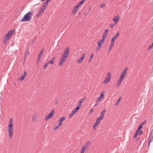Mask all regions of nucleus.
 Here are the masks:
<instances>
[{
  "label": "nucleus",
  "mask_w": 153,
  "mask_h": 153,
  "mask_svg": "<svg viewBox=\"0 0 153 153\" xmlns=\"http://www.w3.org/2000/svg\"><path fill=\"white\" fill-rule=\"evenodd\" d=\"M69 48L67 47L65 49V51L61 55L59 60V65L60 66H61L66 62L67 58L69 54Z\"/></svg>",
  "instance_id": "obj_1"
},
{
  "label": "nucleus",
  "mask_w": 153,
  "mask_h": 153,
  "mask_svg": "<svg viewBox=\"0 0 153 153\" xmlns=\"http://www.w3.org/2000/svg\"><path fill=\"white\" fill-rule=\"evenodd\" d=\"M15 30L14 29L8 31L4 36L3 40V43L4 44H7L9 39L15 33Z\"/></svg>",
  "instance_id": "obj_2"
},
{
  "label": "nucleus",
  "mask_w": 153,
  "mask_h": 153,
  "mask_svg": "<svg viewBox=\"0 0 153 153\" xmlns=\"http://www.w3.org/2000/svg\"><path fill=\"white\" fill-rule=\"evenodd\" d=\"M33 15V13L31 11H29L24 16L22 19L21 20V21L22 22H29L32 19Z\"/></svg>",
  "instance_id": "obj_3"
},
{
  "label": "nucleus",
  "mask_w": 153,
  "mask_h": 153,
  "mask_svg": "<svg viewBox=\"0 0 153 153\" xmlns=\"http://www.w3.org/2000/svg\"><path fill=\"white\" fill-rule=\"evenodd\" d=\"M13 119L12 118L10 119L8 125V133L9 134V137L11 138L13 133Z\"/></svg>",
  "instance_id": "obj_4"
},
{
  "label": "nucleus",
  "mask_w": 153,
  "mask_h": 153,
  "mask_svg": "<svg viewBox=\"0 0 153 153\" xmlns=\"http://www.w3.org/2000/svg\"><path fill=\"white\" fill-rule=\"evenodd\" d=\"M54 110H52L50 112V113L46 115L45 117V120L46 121H48L49 119L52 118L54 114Z\"/></svg>",
  "instance_id": "obj_5"
},
{
  "label": "nucleus",
  "mask_w": 153,
  "mask_h": 153,
  "mask_svg": "<svg viewBox=\"0 0 153 153\" xmlns=\"http://www.w3.org/2000/svg\"><path fill=\"white\" fill-rule=\"evenodd\" d=\"M111 75L110 73H108L107 74V76L105 78L104 81V83H107L109 82L111 79Z\"/></svg>",
  "instance_id": "obj_6"
},
{
  "label": "nucleus",
  "mask_w": 153,
  "mask_h": 153,
  "mask_svg": "<svg viewBox=\"0 0 153 153\" xmlns=\"http://www.w3.org/2000/svg\"><path fill=\"white\" fill-rule=\"evenodd\" d=\"M85 57V53H83L82 55L81 56V57H80L77 61V63L78 64H80L84 60V58Z\"/></svg>",
  "instance_id": "obj_7"
},
{
  "label": "nucleus",
  "mask_w": 153,
  "mask_h": 153,
  "mask_svg": "<svg viewBox=\"0 0 153 153\" xmlns=\"http://www.w3.org/2000/svg\"><path fill=\"white\" fill-rule=\"evenodd\" d=\"M105 40L102 39L100 40L98 42V45L96 48V51H98L101 48V44L103 43Z\"/></svg>",
  "instance_id": "obj_8"
},
{
  "label": "nucleus",
  "mask_w": 153,
  "mask_h": 153,
  "mask_svg": "<svg viewBox=\"0 0 153 153\" xmlns=\"http://www.w3.org/2000/svg\"><path fill=\"white\" fill-rule=\"evenodd\" d=\"M79 109L76 107V108L73 110L71 114L69 115V117L71 118L76 113Z\"/></svg>",
  "instance_id": "obj_9"
},
{
  "label": "nucleus",
  "mask_w": 153,
  "mask_h": 153,
  "mask_svg": "<svg viewBox=\"0 0 153 153\" xmlns=\"http://www.w3.org/2000/svg\"><path fill=\"white\" fill-rule=\"evenodd\" d=\"M45 8L42 7L39 11V13L37 14L36 16V18H38L40 16L42 13L45 11Z\"/></svg>",
  "instance_id": "obj_10"
},
{
  "label": "nucleus",
  "mask_w": 153,
  "mask_h": 153,
  "mask_svg": "<svg viewBox=\"0 0 153 153\" xmlns=\"http://www.w3.org/2000/svg\"><path fill=\"white\" fill-rule=\"evenodd\" d=\"M153 138V137L152 135V133H151L150 134L149 136L148 140V146H149L151 142L152 141V139Z\"/></svg>",
  "instance_id": "obj_11"
},
{
  "label": "nucleus",
  "mask_w": 153,
  "mask_h": 153,
  "mask_svg": "<svg viewBox=\"0 0 153 153\" xmlns=\"http://www.w3.org/2000/svg\"><path fill=\"white\" fill-rule=\"evenodd\" d=\"M38 115V113L37 112H35L33 114L32 117V121L33 122H34L36 120Z\"/></svg>",
  "instance_id": "obj_12"
},
{
  "label": "nucleus",
  "mask_w": 153,
  "mask_h": 153,
  "mask_svg": "<svg viewBox=\"0 0 153 153\" xmlns=\"http://www.w3.org/2000/svg\"><path fill=\"white\" fill-rule=\"evenodd\" d=\"M65 117H62L60 118L58 121V123L62 126L63 121L65 120Z\"/></svg>",
  "instance_id": "obj_13"
},
{
  "label": "nucleus",
  "mask_w": 153,
  "mask_h": 153,
  "mask_svg": "<svg viewBox=\"0 0 153 153\" xmlns=\"http://www.w3.org/2000/svg\"><path fill=\"white\" fill-rule=\"evenodd\" d=\"M104 91H103L101 94H100V97H99L97 99V101L98 102H100L104 98L103 94L105 93Z\"/></svg>",
  "instance_id": "obj_14"
},
{
  "label": "nucleus",
  "mask_w": 153,
  "mask_h": 153,
  "mask_svg": "<svg viewBox=\"0 0 153 153\" xmlns=\"http://www.w3.org/2000/svg\"><path fill=\"white\" fill-rule=\"evenodd\" d=\"M119 16L117 15V16H115L113 19V20L115 22V25L118 22L119 19Z\"/></svg>",
  "instance_id": "obj_15"
},
{
  "label": "nucleus",
  "mask_w": 153,
  "mask_h": 153,
  "mask_svg": "<svg viewBox=\"0 0 153 153\" xmlns=\"http://www.w3.org/2000/svg\"><path fill=\"white\" fill-rule=\"evenodd\" d=\"M104 118L101 116L98 117L96 119V126H97L100 123V121L103 120Z\"/></svg>",
  "instance_id": "obj_16"
},
{
  "label": "nucleus",
  "mask_w": 153,
  "mask_h": 153,
  "mask_svg": "<svg viewBox=\"0 0 153 153\" xmlns=\"http://www.w3.org/2000/svg\"><path fill=\"white\" fill-rule=\"evenodd\" d=\"M119 36L120 32H118L114 36H113L112 38L111 39L114 41L115 40H116L118 38Z\"/></svg>",
  "instance_id": "obj_17"
},
{
  "label": "nucleus",
  "mask_w": 153,
  "mask_h": 153,
  "mask_svg": "<svg viewBox=\"0 0 153 153\" xmlns=\"http://www.w3.org/2000/svg\"><path fill=\"white\" fill-rule=\"evenodd\" d=\"M123 80V79H122L121 78H120V79H118L117 81V82L116 86V87L117 88L118 87L120 86V85L121 84Z\"/></svg>",
  "instance_id": "obj_18"
},
{
  "label": "nucleus",
  "mask_w": 153,
  "mask_h": 153,
  "mask_svg": "<svg viewBox=\"0 0 153 153\" xmlns=\"http://www.w3.org/2000/svg\"><path fill=\"white\" fill-rule=\"evenodd\" d=\"M26 74H27V73H26V71H25L24 72V73L23 74V75L21 76V78H19L18 79V80H24V79L25 78V76H26Z\"/></svg>",
  "instance_id": "obj_19"
},
{
  "label": "nucleus",
  "mask_w": 153,
  "mask_h": 153,
  "mask_svg": "<svg viewBox=\"0 0 153 153\" xmlns=\"http://www.w3.org/2000/svg\"><path fill=\"white\" fill-rule=\"evenodd\" d=\"M56 59V57H53L51 58V59L48 62V63L50 64H53L54 63V61H55Z\"/></svg>",
  "instance_id": "obj_20"
},
{
  "label": "nucleus",
  "mask_w": 153,
  "mask_h": 153,
  "mask_svg": "<svg viewBox=\"0 0 153 153\" xmlns=\"http://www.w3.org/2000/svg\"><path fill=\"white\" fill-rule=\"evenodd\" d=\"M50 1L49 0H47L43 4L42 7H44L45 8H46L47 7V6L48 5V3Z\"/></svg>",
  "instance_id": "obj_21"
},
{
  "label": "nucleus",
  "mask_w": 153,
  "mask_h": 153,
  "mask_svg": "<svg viewBox=\"0 0 153 153\" xmlns=\"http://www.w3.org/2000/svg\"><path fill=\"white\" fill-rule=\"evenodd\" d=\"M43 50L42 51L40 52V53H39V55L38 59V62H39V60H40L41 58L42 57V54H43Z\"/></svg>",
  "instance_id": "obj_22"
},
{
  "label": "nucleus",
  "mask_w": 153,
  "mask_h": 153,
  "mask_svg": "<svg viewBox=\"0 0 153 153\" xmlns=\"http://www.w3.org/2000/svg\"><path fill=\"white\" fill-rule=\"evenodd\" d=\"M62 126L59 124L58 123V124L56 125V126H55L53 130L54 131H56L57 129H59L60 128V127Z\"/></svg>",
  "instance_id": "obj_23"
},
{
  "label": "nucleus",
  "mask_w": 153,
  "mask_h": 153,
  "mask_svg": "<svg viewBox=\"0 0 153 153\" xmlns=\"http://www.w3.org/2000/svg\"><path fill=\"white\" fill-rule=\"evenodd\" d=\"M78 9L79 8L76 6L74 8L73 10L72 13V14H74V13H75Z\"/></svg>",
  "instance_id": "obj_24"
},
{
  "label": "nucleus",
  "mask_w": 153,
  "mask_h": 153,
  "mask_svg": "<svg viewBox=\"0 0 153 153\" xmlns=\"http://www.w3.org/2000/svg\"><path fill=\"white\" fill-rule=\"evenodd\" d=\"M85 1V0H83L81 1L76 6L79 8V7L83 4Z\"/></svg>",
  "instance_id": "obj_25"
},
{
  "label": "nucleus",
  "mask_w": 153,
  "mask_h": 153,
  "mask_svg": "<svg viewBox=\"0 0 153 153\" xmlns=\"http://www.w3.org/2000/svg\"><path fill=\"white\" fill-rule=\"evenodd\" d=\"M29 54V51L28 50H27L25 52V53L24 54V58L25 59H26L27 55Z\"/></svg>",
  "instance_id": "obj_26"
},
{
  "label": "nucleus",
  "mask_w": 153,
  "mask_h": 153,
  "mask_svg": "<svg viewBox=\"0 0 153 153\" xmlns=\"http://www.w3.org/2000/svg\"><path fill=\"white\" fill-rule=\"evenodd\" d=\"M106 111V110H103L101 113V115L100 116L104 118V114L105 113Z\"/></svg>",
  "instance_id": "obj_27"
},
{
  "label": "nucleus",
  "mask_w": 153,
  "mask_h": 153,
  "mask_svg": "<svg viewBox=\"0 0 153 153\" xmlns=\"http://www.w3.org/2000/svg\"><path fill=\"white\" fill-rule=\"evenodd\" d=\"M107 33L104 32L103 35H102V37L103 38V39L105 40V39L106 37L107 36Z\"/></svg>",
  "instance_id": "obj_28"
},
{
  "label": "nucleus",
  "mask_w": 153,
  "mask_h": 153,
  "mask_svg": "<svg viewBox=\"0 0 153 153\" xmlns=\"http://www.w3.org/2000/svg\"><path fill=\"white\" fill-rule=\"evenodd\" d=\"M90 144L89 142H87L83 146L84 147H85L87 148V147Z\"/></svg>",
  "instance_id": "obj_29"
},
{
  "label": "nucleus",
  "mask_w": 153,
  "mask_h": 153,
  "mask_svg": "<svg viewBox=\"0 0 153 153\" xmlns=\"http://www.w3.org/2000/svg\"><path fill=\"white\" fill-rule=\"evenodd\" d=\"M87 148H86L85 147H84L83 146H82V149L80 151V152H83V153L85 151L86 149Z\"/></svg>",
  "instance_id": "obj_30"
},
{
  "label": "nucleus",
  "mask_w": 153,
  "mask_h": 153,
  "mask_svg": "<svg viewBox=\"0 0 153 153\" xmlns=\"http://www.w3.org/2000/svg\"><path fill=\"white\" fill-rule=\"evenodd\" d=\"M94 55L93 54H91L90 59L88 61V62H90L92 60V59L94 57Z\"/></svg>",
  "instance_id": "obj_31"
},
{
  "label": "nucleus",
  "mask_w": 153,
  "mask_h": 153,
  "mask_svg": "<svg viewBox=\"0 0 153 153\" xmlns=\"http://www.w3.org/2000/svg\"><path fill=\"white\" fill-rule=\"evenodd\" d=\"M85 99H86V97H85L83 98H82V99H81L79 101V102H80V103H82L85 100Z\"/></svg>",
  "instance_id": "obj_32"
},
{
  "label": "nucleus",
  "mask_w": 153,
  "mask_h": 153,
  "mask_svg": "<svg viewBox=\"0 0 153 153\" xmlns=\"http://www.w3.org/2000/svg\"><path fill=\"white\" fill-rule=\"evenodd\" d=\"M121 97H120L118 99L115 105H117L120 103V102L121 101Z\"/></svg>",
  "instance_id": "obj_33"
},
{
  "label": "nucleus",
  "mask_w": 153,
  "mask_h": 153,
  "mask_svg": "<svg viewBox=\"0 0 153 153\" xmlns=\"http://www.w3.org/2000/svg\"><path fill=\"white\" fill-rule=\"evenodd\" d=\"M114 41L113 40H112L111 39V43H110V46L112 47H113L114 46Z\"/></svg>",
  "instance_id": "obj_34"
},
{
  "label": "nucleus",
  "mask_w": 153,
  "mask_h": 153,
  "mask_svg": "<svg viewBox=\"0 0 153 153\" xmlns=\"http://www.w3.org/2000/svg\"><path fill=\"white\" fill-rule=\"evenodd\" d=\"M128 69V68H126L123 71L122 73L126 75V73L127 72V71Z\"/></svg>",
  "instance_id": "obj_35"
},
{
  "label": "nucleus",
  "mask_w": 153,
  "mask_h": 153,
  "mask_svg": "<svg viewBox=\"0 0 153 153\" xmlns=\"http://www.w3.org/2000/svg\"><path fill=\"white\" fill-rule=\"evenodd\" d=\"M125 75V74L122 73V74H121V75H120V78H121L122 79L124 80V77Z\"/></svg>",
  "instance_id": "obj_36"
},
{
  "label": "nucleus",
  "mask_w": 153,
  "mask_h": 153,
  "mask_svg": "<svg viewBox=\"0 0 153 153\" xmlns=\"http://www.w3.org/2000/svg\"><path fill=\"white\" fill-rule=\"evenodd\" d=\"M48 65V63H46L45 64L44 67H43V69H45L47 67Z\"/></svg>",
  "instance_id": "obj_37"
},
{
  "label": "nucleus",
  "mask_w": 153,
  "mask_h": 153,
  "mask_svg": "<svg viewBox=\"0 0 153 153\" xmlns=\"http://www.w3.org/2000/svg\"><path fill=\"white\" fill-rule=\"evenodd\" d=\"M81 105H82V103L78 102V106H77L76 107H77L78 108H79L80 109Z\"/></svg>",
  "instance_id": "obj_38"
},
{
  "label": "nucleus",
  "mask_w": 153,
  "mask_h": 153,
  "mask_svg": "<svg viewBox=\"0 0 153 153\" xmlns=\"http://www.w3.org/2000/svg\"><path fill=\"white\" fill-rule=\"evenodd\" d=\"M153 47V42L152 44H151L150 46L148 47V50H149L151 48H152Z\"/></svg>",
  "instance_id": "obj_39"
},
{
  "label": "nucleus",
  "mask_w": 153,
  "mask_h": 153,
  "mask_svg": "<svg viewBox=\"0 0 153 153\" xmlns=\"http://www.w3.org/2000/svg\"><path fill=\"white\" fill-rule=\"evenodd\" d=\"M106 5V3H104L103 4L101 5L100 6V7L101 8H103Z\"/></svg>",
  "instance_id": "obj_40"
},
{
  "label": "nucleus",
  "mask_w": 153,
  "mask_h": 153,
  "mask_svg": "<svg viewBox=\"0 0 153 153\" xmlns=\"http://www.w3.org/2000/svg\"><path fill=\"white\" fill-rule=\"evenodd\" d=\"M146 122V120L144 121L143 122H142L140 124V125L141 126H142V127H143Z\"/></svg>",
  "instance_id": "obj_41"
},
{
  "label": "nucleus",
  "mask_w": 153,
  "mask_h": 153,
  "mask_svg": "<svg viewBox=\"0 0 153 153\" xmlns=\"http://www.w3.org/2000/svg\"><path fill=\"white\" fill-rule=\"evenodd\" d=\"M143 133V131L142 130H140L138 133V134L140 135L142 134Z\"/></svg>",
  "instance_id": "obj_42"
},
{
  "label": "nucleus",
  "mask_w": 153,
  "mask_h": 153,
  "mask_svg": "<svg viewBox=\"0 0 153 153\" xmlns=\"http://www.w3.org/2000/svg\"><path fill=\"white\" fill-rule=\"evenodd\" d=\"M138 134V133H137V132H135V134L134 136V138H135L137 136Z\"/></svg>",
  "instance_id": "obj_43"
},
{
  "label": "nucleus",
  "mask_w": 153,
  "mask_h": 153,
  "mask_svg": "<svg viewBox=\"0 0 153 153\" xmlns=\"http://www.w3.org/2000/svg\"><path fill=\"white\" fill-rule=\"evenodd\" d=\"M94 111V110L93 109H91L90 111V113L91 114Z\"/></svg>",
  "instance_id": "obj_44"
},
{
  "label": "nucleus",
  "mask_w": 153,
  "mask_h": 153,
  "mask_svg": "<svg viewBox=\"0 0 153 153\" xmlns=\"http://www.w3.org/2000/svg\"><path fill=\"white\" fill-rule=\"evenodd\" d=\"M115 25V24H113V25H110V27H111V28H112L113 26H114V25Z\"/></svg>",
  "instance_id": "obj_45"
},
{
  "label": "nucleus",
  "mask_w": 153,
  "mask_h": 153,
  "mask_svg": "<svg viewBox=\"0 0 153 153\" xmlns=\"http://www.w3.org/2000/svg\"><path fill=\"white\" fill-rule=\"evenodd\" d=\"M140 129H138V128H137V130L136 131V132H137V133H138L140 131Z\"/></svg>",
  "instance_id": "obj_46"
},
{
  "label": "nucleus",
  "mask_w": 153,
  "mask_h": 153,
  "mask_svg": "<svg viewBox=\"0 0 153 153\" xmlns=\"http://www.w3.org/2000/svg\"><path fill=\"white\" fill-rule=\"evenodd\" d=\"M93 128L94 129H95V128H96V123H94V126H93Z\"/></svg>",
  "instance_id": "obj_47"
},
{
  "label": "nucleus",
  "mask_w": 153,
  "mask_h": 153,
  "mask_svg": "<svg viewBox=\"0 0 153 153\" xmlns=\"http://www.w3.org/2000/svg\"><path fill=\"white\" fill-rule=\"evenodd\" d=\"M112 47L110 46L109 48L108 52L112 48Z\"/></svg>",
  "instance_id": "obj_48"
},
{
  "label": "nucleus",
  "mask_w": 153,
  "mask_h": 153,
  "mask_svg": "<svg viewBox=\"0 0 153 153\" xmlns=\"http://www.w3.org/2000/svg\"><path fill=\"white\" fill-rule=\"evenodd\" d=\"M142 127H142V126H140H140L138 127V128L140 129Z\"/></svg>",
  "instance_id": "obj_49"
},
{
  "label": "nucleus",
  "mask_w": 153,
  "mask_h": 153,
  "mask_svg": "<svg viewBox=\"0 0 153 153\" xmlns=\"http://www.w3.org/2000/svg\"><path fill=\"white\" fill-rule=\"evenodd\" d=\"M108 29H106L105 32L106 33H108Z\"/></svg>",
  "instance_id": "obj_50"
},
{
  "label": "nucleus",
  "mask_w": 153,
  "mask_h": 153,
  "mask_svg": "<svg viewBox=\"0 0 153 153\" xmlns=\"http://www.w3.org/2000/svg\"><path fill=\"white\" fill-rule=\"evenodd\" d=\"M45 0H42L41 1L42 2V1H45Z\"/></svg>",
  "instance_id": "obj_51"
},
{
  "label": "nucleus",
  "mask_w": 153,
  "mask_h": 153,
  "mask_svg": "<svg viewBox=\"0 0 153 153\" xmlns=\"http://www.w3.org/2000/svg\"><path fill=\"white\" fill-rule=\"evenodd\" d=\"M80 153H83V152H80Z\"/></svg>",
  "instance_id": "obj_52"
},
{
  "label": "nucleus",
  "mask_w": 153,
  "mask_h": 153,
  "mask_svg": "<svg viewBox=\"0 0 153 153\" xmlns=\"http://www.w3.org/2000/svg\"><path fill=\"white\" fill-rule=\"evenodd\" d=\"M137 140H138V139H139V138H138V139L137 138Z\"/></svg>",
  "instance_id": "obj_53"
},
{
  "label": "nucleus",
  "mask_w": 153,
  "mask_h": 153,
  "mask_svg": "<svg viewBox=\"0 0 153 153\" xmlns=\"http://www.w3.org/2000/svg\"><path fill=\"white\" fill-rule=\"evenodd\" d=\"M113 0H112V1H113Z\"/></svg>",
  "instance_id": "obj_54"
}]
</instances>
